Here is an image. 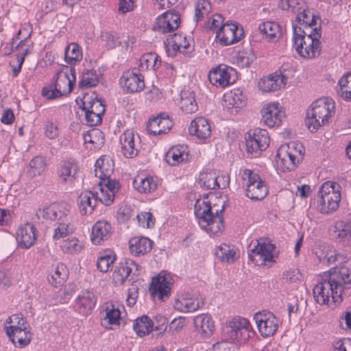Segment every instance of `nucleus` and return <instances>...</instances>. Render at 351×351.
Segmentation results:
<instances>
[{
	"label": "nucleus",
	"mask_w": 351,
	"mask_h": 351,
	"mask_svg": "<svg viewBox=\"0 0 351 351\" xmlns=\"http://www.w3.org/2000/svg\"><path fill=\"white\" fill-rule=\"evenodd\" d=\"M313 292L319 304H328L330 298L334 302H341L351 292V269L345 266L331 268L324 274Z\"/></svg>",
	"instance_id": "nucleus-1"
},
{
	"label": "nucleus",
	"mask_w": 351,
	"mask_h": 351,
	"mask_svg": "<svg viewBox=\"0 0 351 351\" xmlns=\"http://www.w3.org/2000/svg\"><path fill=\"white\" fill-rule=\"evenodd\" d=\"M293 47L298 53L304 58L313 59L320 56L322 44V27L313 28L308 32L302 27H297L293 23Z\"/></svg>",
	"instance_id": "nucleus-2"
},
{
	"label": "nucleus",
	"mask_w": 351,
	"mask_h": 351,
	"mask_svg": "<svg viewBox=\"0 0 351 351\" xmlns=\"http://www.w3.org/2000/svg\"><path fill=\"white\" fill-rule=\"evenodd\" d=\"M335 102L332 99L320 98L314 101L306 112V124L311 132L327 125L335 114Z\"/></svg>",
	"instance_id": "nucleus-3"
},
{
	"label": "nucleus",
	"mask_w": 351,
	"mask_h": 351,
	"mask_svg": "<svg viewBox=\"0 0 351 351\" xmlns=\"http://www.w3.org/2000/svg\"><path fill=\"white\" fill-rule=\"evenodd\" d=\"M51 84L42 89V95L47 99H54L70 93L75 84V70L66 66L58 71Z\"/></svg>",
	"instance_id": "nucleus-4"
},
{
	"label": "nucleus",
	"mask_w": 351,
	"mask_h": 351,
	"mask_svg": "<svg viewBox=\"0 0 351 351\" xmlns=\"http://www.w3.org/2000/svg\"><path fill=\"white\" fill-rule=\"evenodd\" d=\"M341 189L339 184L332 181H327L322 185L317 192V205L321 213L330 214L339 208L341 199Z\"/></svg>",
	"instance_id": "nucleus-5"
},
{
	"label": "nucleus",
	"mask_w": 351,
	"mask_h": 351,
	"mask_svg": "<svg viewBox=\"0 0 351 351\" xmlns=\"http://www.w3.org/2000/svg\"><path fill=\"white\" fill-rule=\"evenodd\" d=\"M304 153V147L301 143L291 141L282 145L277 152V165L283 171H292L302 161Z\"/></svg>",
	"instance_id": "nucleus-6"
},
{
	"label": "nucleus",
	"mask_w": 351,
	"mask_h": 351,
	"mask_svg": "<svg viewBox=\"0 0 351 351\" xmlns=\"http://www.w3.org/2000/svg\"><path fill=\"white\" fill-rule=\"evenodd\" d=\"M276 245L264 238H260L249 245L248 258L257 265H267V263H274V252Z\"/></svg>",
	"instance_id": "nucleus-7"
},
{
	"label": "nucleus",
	"mask_w": 351,
	"mask_h": 351,
	"mask_svg": "<svg viewBox=\"0 0 351 351\" xmlns=\"http://www.w3.org/2000/svg\"><path fill=\"white\" fill-rule=\"evenodd\" d=\"M194 213L198 219L200 228L208 234L214 236H219L221 234V232L212 231L213 227L215 224V219L210 210V202L207 200L206 196L196 200L194 206Z\"/></svg>",
	"instance_id": "nucleus-8"
},
{
	"label": "nucleus",
	"mask_w": 351,
	"mask_h": 351,
	"mask_svg": "<svg viewBox=\"0 0 351 351\" xmlns=\"http://www.w3.org/2000/svg\"><path fill=\"white\" fill-rule=\"evenodd\" d=\"M269 144V137L266 130L257 128L247 132L245 146L246 152L250 157L258 156L263 150L267 148Z\"/></svg>",
	"instance_id": "nucleus-9"
},
{
	"label": "nucleus",
	"mask_w": 351,
	"mask_h": 351,
	"mask_svg": "<svg viewBox=\"0 0 351 351\" xmlns=\"http://www.w3.org/2000/svg\"><path fill=\"white\" fill-rule=\"evenodd\" d=\"M243 179L246 181L245 195L252 200H261L268 193L265 182L261 179L258 174L250 169H245Z\"/></svg>",
	"instance_id": "nucleus-10"
},
{
	"label": "nucleus",
	"mask_w": 351,
	"mask_h": 351,
	"mask_svg": "<svg viewBox=\"0 0 351 351\" xmlns=\"http://www.w3.org/2000/svg\"><path fill=\"white\" fill-rule=\"evenodd\" d=\"M243 34L242 27L227 21L216 30V39L221 45L228 46L239 42Z\"/></svg>",
	"instance_id": "nucleus-11"
},
{
	"label": "nucleus",
	"mask_w": 351,
	"mask_h": 351,
	"mask_svg": "<svg viewBox=\"0 0 351 351\" xmlns=\"http://www.w3.org/2000/svg\"><path fill=\"white\" fill-rule=\"evenodd\" d=\"M254 319L263 337H271L277 332L278 320L272 313L265 311H260L255 313Z\"/></svg>",
	"instance_id": "nucleus-12"
},
{
	"label": "nucleus",
	"mask_w": 351,
	"mask_h": 351,
	"mask_svg": "<svg viewBox=\"0 0 351 351\" xmlns=\"http://www.w3.org/2000/svg\"><path fill=\"white\" fill-rule=\"evenodd\" d=\"M134 268L135 270L133 275L138 276L141 268L138 263L130 258H125L121 261L112 274L114 283L117 285H123L132 273Z\"/></svg>",
	"instance_id": "nucleus-13"
},
{
	"label": "nucleus",
	"mask_w": 351,
	"mask_h": 351,
	"mask_svg": "<svg viewBox=\"0 0 351 351\" xmlns=\"http://www.w3.org/2000/svg\"><path fill=\"white\" fill-rule=\"evenodd\" d=\"M261 121L269 128L278 127L281 125L285 114L280 107L278 103H271L261 109Z\"/></svg>",
	"instance_id": "nucleus-14"
},
{
	"label": "nucleus",
	"mask_w": 351,
	"mask_h": 351,
	"mask_svg": "<svg viewBox=\"0 0 351 351\" xmlns=\"http://www.w3.org/2000/svg\"><path fill=\"white\" fill-rule=\"evenodd\" d=\"M119 81L121 87L128 93L139 92L145 87L143 76L137 73L136 69L124 72Z\"/></svg>",
	"instance_id": "nucleus-15"
},
{
	"label": "nucleus",
	"mask_w": 351,
	"mask_h": 351,
	"mask_svg": "<svg viewBox=\"0 0 351 351\" xmlns=\"http://www.w3.org/2000/svg\"><path fill=\"white\" fill-rule=\"evenodd\" d=\"M287 66H288V64H284L281 66L279 75L276 73L261 79L258 84L259 89L263 92H272L284 86L288 79L287 76L283 73Z\"/></svg>",
	"instance_id": "nucleus-16"
},
{
	"label": "nucleus",
	"mask_w": 351,
	"mask_h": 351,
	"mask_svg": "<svg viewBox=\"0 0 351 351\" xmlns=\"http://www.w3.org/2000/svg\"><path fill=\"white\" fill-rule=\"evenodd\" d=\"M69 212V206L66 203H53L43 209H38L36 216L38 219L42 217L47 220L60 221L68 216Z\"/></svg>",
	"instance_id": "nucleus-17"
},
{
	"label": "nucleus",
	"mask_w": 351,
	"mask_h": 351,
	"mask_svg": "<svg viewBox=\"0 0 351 351\" xmlns=\"http://www.w3.org/2000/svg\"><path fill=\"white\" fill-rule=\"evenodd\" d=\"M235 71L225 64L213 69L208 73V79L216 86L226 87L231 84V75Z\"/></svg>",
	"instance_id": "nucleus-18"
},
{
	"label": "nucleus",
	"mask_w": 351,
	"mask_h": 351,
	"mask_svg": "<svg viewBox=\"0 0 351 351\" xmlns=\"http://www.w3.org/2000/svg\"><path fill=\"white\" fill-rule=\"evenodd\" d=\"M180 16L171 12H165L158 16L153 29L162 34H167L177 29L179 26Z\"/></svg>",
	"instance_id": "nucleus-19"
},
{
	"label": "nucleus",
	"mask_w": 351,
	"mask_h": 351,
	"mask_svg": "<svg viewBox=\"0 0 351 351\" xmlns=\"http://www.w3.org/2000/svg\"><path fill=\"white\" fill-rule=\"evenodd\" d=\"M173 126V122L165 112L150 119L147 125V132L154 136L165 134Z\"/></svg>",
	"instance_id": "nucleus-20"
},
{
	"label": "nucleus",
	"mask_w": 351,
	"mask_h": 351,
	"mask_svg": "<svg viewBox=\"0 0 351 351\" xmlns=\"http://www.w3.org/2000/svg\"><path fill=\"white\" fill-rule=\"evenodd\" d=\"M171 282L165 276L158 275L152 279L149 291L154 298L164 301L171 293Z\"/></svg>",
	"instance_id": "nucleus-21"
},
{
	"label": "nucleus",
	"mask_w": 351,
	"mask_h": 351,
	"mask_svg": "<svg viewBox=\"0 0 351 351\" xmlns=\"http://www.w3.org/2000/svg\"><path fill=\"white\" fill-rule=\"evenodd\" d=\"M16 239L21 248L28 249L34 245L37 239L36 228L34 225L26 223L21 226L17 231Z\"/></svg>",
	"instance_id": "nucleus-22"
},
{
	"label": "nucleus",
	"mask_w": 351,
	"mask_h": 351,
	"mask_svg": "<svg viewBox=\"0 0 351 351\" xmlns=\"http://www.w3.org/2000/svg\"><path fill=\"white\" fill-rule=\"evenodd\" d=\"M96 302L97 297L93 291L83 290L75 300V308L80 314L88 315L93 311Z\"/></svg>",
	"instance_id": "nucleus-23"
},
{
	"label": "nucleus",
	"mask_w": 351,
	"mask_h": 351,
	"mask_svg": "<svg viewBox=\"0 0 351 351\" xmlns=\"http://www.w3.org/2000/svg\"><path fill=\"white\" fill-rule=\"evenodd\" d=\"M78 167L75 162L69 160L62 161L57 167L56 174L60 183H72L76 178Z\"/></svg>",
	"instance_id": "nucleus-24"
},
{
	"label": "nucleus",
	"mask_w": 351,
	"mask_h": 351,
	"mask_svg": "<svg viewBox=\"0 0 351 351\" xmlns=\"http://www.w3.org/2000/svg\"><path fill=\"white\" fill-rule=\"evenodd\" d=\"M204 304V299L202 297L193 298L189 297L188 294H182L176 300L174 308L180 312L189 313L197 311Z\"/></svg>",
	"instance_id": "nucleus-25"
},
{
	"label": "nucleus",
	"mask_w": 351,
	"mask_h": 351,
	"mask_svg": "<svg viewBox=\"0 0 351 351\" xmlns=\"http://www.w3.org/2000/svg\"><path fill=\"white\" fill-rule=\"evenodd\" d=\"M295 21L300 25L299 27H302V29L309 32L313 28L321 25L322 20L318 15H315L308 9L306 5L305 8L298 14ZM295 25L298 27L297 25Z\"/></svg>",
	"instance_id": "nucleus-26"
},
{
	"label": "nucleus",
	"mask_w": 351,
	"mask_h": 351,
	"mask_svg": "<svg viewBox=\"0 0 351 351\" xmlns=\"http://www.w3.org/2000/svg\"><path fill=\"white\" fill-rule=\"evenodd\" d=\"M98 193L85 191L78 197V206L81 215H88L93 213L98 203Z\"/></svg>",
	"instance_id": "nucleus-27"
},
{
	"label": "nucleus",
	"mask_w": 351,
	"mask_h": 351,
	"mask_svg": "<svg viewBox=\"0 0 351 351\" xmlns=\"http://www.w3.org/2000/svg\"><path fill=\"white\" fill-rule=\"evenodd\" d=\"M121 152L127 158H133L138 153V143H136L134 134L132 131H126L120 136Z\"/></svg>",
	"instance_id": "nucleus-28"
},
{
	"label": "nucleus",
	"mask_w": 351,
	"mask_h": 351,
	"mask_svg": "<svg viewBox=\"0 0 351 351\" xmlns=\"http://www.w3.org/2000/svg\"><path fill=\"white\" fill-rule=\"evenodd\" d=\"M153 246V241L147 237H134L129 241V250L134 256H143L149 252Z\"/></svg>",
	"instance_id": "nucleus-29"
},
{
	"label": "nucleus",
	"mask_w": 351,
	"mask_h": 351,
	"mask_svg": "<svg viewBox=\"0 0 351 351\" xmlns=\"http://www.w3.org/2000/svg\"><path fill=\"white\" fill-rule=\"evenodd\" d=\"M189 133L195 135L199 139H206L211 133L210 125L207 119L204 117H197L191 123L189 128Z\"/></svg>",
	"instance_id": "nucleus-30"
},
{
	"label": "nucleus",
	"mask_w": 351,
	"mask_h": 351,
	"mask_svg": "<svg viewBox=\"0 0 351 351\" xmlns=\"http://www.w3.org/2000/svg\"><path fill=\"white\" fill-rule=\"evenodd\" d=\"M189 154L185 145L171 147L165 154V161L171 166H176L188 160Z\"/></svg>",
	"instance_id": "nucleus-31"
},
{
	"label": "nucleus",
	"mask_w": 351,
	"mask_h": 351,
	"mask_svg": "<svg viewBox=\"0 0 351 351\" xmlns=\"http://www.w3.org/2000/svg\"><path fill=\"white\" fill-rule=\"evenodd\" d=\"M112 233V227L106 221H98L92 228L91 241L99 244L101 241L107 240Z\"/></svg>",
	"instance_id": "nucleus-32"
},
{
	"label": "nucleus",
	"mask_w": 351,
	"mask_h": 351,
	"mask_svg": "<svg viewBox=\"0 0 351 351\" xmlns=\"http://www.w3.org/2000/svg\"><path fill=\"white\" fill-rule=\"evenodd\" d=\"M258 30L269 42L275 43L281 36L279 25L272 21H265L259 24Z\"/></svg>",
	"instance_id": "nucleus-33"
},
{
	"label": "nucleus",
	"mask_w": 351,
	"mask_h": 351,
	"mask_svg": "<svg viewBox=\"0 0 351 351\" xmlns=\"http://www.w3.org/2000/svg\"><path fill=\"white\" fill-rule=\"evenodd\" d=\"M5 330L10 339L16 344V342L21 347L27 346L31 341V333L27 328L19 330L15 326H5Z\"/></svg>",
	"instance_id": "nucleus-34"
},
{
	"label": "nucleus",
	"mask_w": 351,
	"mask_h": 351,
	"mask_svg": "<svg viewBox=\"0 0 351 351\" xmlns=\"http://www.w3.org/2000/svg\"><path fill=\"white\" fill-rule=\"evenodd\" d=\"M194 325L196 330L205 337H209L215 329L214 322L208 314L196 316L194 318Z\"/></svg>",
	"instance_id": "nucleus-35"
},
{
	"label": "nucleus",
	"mask_w": 351,
	"mask_h": 351,
	"mask_svg": "<svg viewBox=\"0 0 351 351\" xmlns=\"http://www.w3.org/2000/svg\"><path fill=\"white\" fill-rule=\"evenodd\" d=\"M210 210L215 217V224L212 231L222 232L224 230L223 212L225 210V201L219 199L217 203L210 202Z\"/></svg>",
	"instance_id": "nucleus-36"
},
{
	"label": "nucleus",
	"mask_w": 351,
	"mask_h": 351,
	"mask_svg": "<svg viewBox=\"0 0 351 351\" xmlns=\"http://www.w3.org/2000/svg\"><path fill=\"white\" fill-rule=\"evenodd\" d=\"M180 108L186 113H193L197 110V103L193 91L183 90L180 93Z\"/></svg>",
	"instance_id": "nucleus-37"
},
{
	"label": "nucleus",
	"mask_w": 351,
	"mask_h": 351,
	"mask_svg": "<svg viewBox=\"0 0 351 351\" xmlns=\"http://www.w3.org/2000/svg\"><path fill=\"white\" fill-rule=\"evenodd\" d=\"M168 43L171 45L174 51H179L186 54L191 51V45L186 36L180 34H174L168 39Z\"/></svg>",
	"instance_id": "nucleus-38"
},
{
	"label": "nucleus",
	"mask_w": 351,
	"mask_h": 351,
	"mask_svg": "<svg viewBox=\"0 0 351 351\" xmlns=\"http://www.w3.org/2000/svg\"><path fill=\"white\" fill-rule=\"evenodd\" d=\"M337 241L343 245L351 246V227L343 221L337 222L335 225Z\"/></svg>",
	"instance_id": "nucleus-39"
},
{
	"label": "nucleus",
	"mask_w": 351,
	"mask_h": 351,
	"mask_svg": "<svg viewBox=\"0 0 351 351\" xmlns=\"http://www.w3.org/2000/svg\"><path fill=\"white\" fill-rule=\"evenodd\" d=\"M215 255L221 261L226 263H233L238 258L237 250L225 243L217 247Z\"/></svg>",
	"instance_id": "nucleus-40"
},
{
	"label": "nucleus",
	"mask_w": 351,
	"mask_h": 351,
	"mask_svg": "<svg viewBox=\"0 0 351 351\" xmlns=\"http://www.w3.org/2000/svg\"><path fill=\"white\" fill-rule=\"evenodd\" d=\"M80 108L82 110H90L100 115H103L105 112V108L101 101L97 99L96 97L84 96L82 99V104Z\"/></svg>",
	"instance_id": "nucleus-41"
},
{
	"label": "nucleus",
	"mask_w": 351,
	"mask_h": 351,
	"mask_svg": "<svg viewBox=\"0 0 351 351\" xmlns=\"http://www.w3.org/2000/svg\"><path fill=\"white\" fill-rule=\"evenodd\" d=\"M133 329L138 336H145L152 332L153 322L147 316L143 315L135 320Z\"/></svg>",
	"instance_id": "nucleus-42"
},
{
	"label": "nucleus",
	"mask_w": 351,
	"mask_h": 351,
	"mask_svg": "<svg viewBox=\"0 0 351 351\" xmlns=\"http://www.w3.org/2000/svg\"><path fill=\"white\" fill-rule=\"evenodd\" d=\"M46 166L45 158L41 156H36L29 162L27 174L32 178L40 176L45 170Z\"/></svg>",
	"instance_id": "nucleus-43"
},
{
	"label": "nucleus",
	"mask_w": 351,
	"mask_h": 351,
	"mask_svg": "<svg viewBox=\"0 0 351 351\" xmlns=\"http://www.w3.org/2000/svg\"><path fill=\"white\" fill-rule=\"evenodd\" d=\"M113 168L104 157L98 158L95 165V175L101 180L110 178Z\"/></svg>",
	"instance_id": "nucleus-44"
},
{
	"label": "nucleus",
	"mask_w": 351,
	"mask_h": 351,
	"mask_svg": "<svg viewBox=\"0 0 351 351\" xmlns=\"http://www.w3.org/2000/svg\"><path fill=\"white\" fill-rule=\"evenodd\" d=\"M134 187L140 193H151L156 189V183L152 177L136 178L133 181Z\"/></svg>",
	"instance_id": "nucleus-45"
},
{
	"label": "nucleus",
	"mask_w": 351,
	"mask_h": 351,
	"mask_svg": "<svg viewBox=\"0 0 351 351\" xmlns=\"http://www.w3.org/2000/svg\"><path fill=\"white\" fill-rule=\"evenodd\" d=\"M115 260L116 256L113 252L105 251L97 258V269L101 272L106 273L112 267Z\"/></svg>",
	"instance_id": "nucleus-46"
},
{
	"label": "nucleus",
	"mask_w": 351,
	"mask_h": 351,
	"mask_svg": "<svg viewBox=\"0 0 351 351\" xmlns=\"http://www.w3.org/2000/svg\"><path fill=\"white\" fill-rule=\"evenodd\" d=\"M198 184L202 188L206 190L215 189L217 184L216 172L210 171L200 173Z\"/></svg>",
	"instance_id": "nucleus-47"
},
{
	"label": "nucleus",
	"mask_w": 351,
	"mask_h": 351,
	"mask_svg": "<svg viewBox=\"0 0 351 351\" xmlns=\"http://www.w3.org/2000/svg\"><path fill=\"white\" fill-rule=\"evenodd\" d=\"M225 101L234 108H240L245 105V98L240 90H234L230 93L225 95Z\"/></svg>",
	"instance_id": "nucleus-48"
},
{
	"label": "nucleus",
	"mask_w": 351,
	"mask_h": 351,
	"mask_svg": "<svg viewBox=\"0 0 351 351\" xmlns=\"http://www.w3.org/2000/svg\"><path fill=\"white\" fill-rule=\"evenodd\" d=\"M306 3L304 0H281L279 7L282 10L298 14L305 8Z\"/></svg>",
	"instance_id": "nucleus-49"
},
{
	"label": "nucleus",
	"mask_w": 351,
	"mask_h": 351,
	"mask_svg": "<svg viewBox=\"0 0 351 351\" xmlns=\"http://www.w3.org/2000/svg\"><path fill=\"white\" fill-rule=\"evenodd\" d=\"M81 58L82 53L77 44L73 43L66 47L64 52V60L66 63L73 64Z\"/></svg>",
	"instance_id": "nucleus-50"
},
{
	"label": "nucleus",
	"mask_w": 351,
	"mask_h": 351,
	"mask_svg": "<svg viewBox=\"0 0 351 351\" xmlns=\"http://www.w3.org/2000/svg\"><path fill=\"white\" fill-rule=\"evenodd\" d=\"M71 220L68 218V216L57 222V227L54 230L53 234L52 236L54 240H58L63 238L69 234L71 232L70 228Z\"/></svg>",
	"instance_id": "nucleus-51"
},
{
	"label": "nucleus",
	"mask_w": 351,
	"mask_h": 351,
	"mask_svg": "<svg viewBox=\"0 0 351 351\" xmlns=\"http://www.w3.org/2000/svg\"><path fill=\"white\" fill-rule=\"evenodd\" d=\"M341 96L346 101H351V73L343 75L338 82Z\"/></svg>",
	"instance_id": "nucleus-52"
},
{
	"label": "nucleus",
	"mask_w": 351,
	"mask_h": 351,
	"mask_svg": "<svg viewBox=\"0 0 351 351\" xmlns=\"http://www.w3.org/2000/svg\"><path fill=\"white\" fill-rule=\"evenodd\" d=\"M230 328L235 333V337H239V332H247L252 330V327L248 319L243 317H239L234 319L229 324Z\"/></svg>",
	"instance_id": "nucleus-53"
},
{
	"label": "nucleus",
	"mask_w": 351,
	"mask_h": 351,
	"mask_svg": "<svg viewBox=\"0 0 351 351\" xmlns=\"http://www.w3.org/2000/svg\"><path fill=\"white\" fill-rule=\"evenodd\" d=\"M256 56L252 48L239 51L237 56V64L243 67L247 68L256 60Z\"/></svg>",
	"instance_id": "nucleus-54"
},
{
	"label": "nucleus",
	"mask_w": 351,
	"mask_h": 351,
	"mask_svg": "<svg viewBox=\"0 0 351 351\" xmlns=\"http://www.w3.org/2000/svg\"><path fill=\"white\" fill-rule=\"evenodd\" d=\"M212 6L208 0H198L195 3V20L197 22L208 16L211 12Z\"/></svg>",
	"instance_id": "nucleus-55"
},
{
	"label": "nucleus",
	"mask_w": 351,
	"mask_h": 351,
	"mask_svg": "<svg viewBox=\"0 0 351 351\" xmlns=\"http://www.w3.org/2000/svg\"><path fill=\"white\" fill-rule=\"evenodd\" d=\"M60 247L64 253L74 254L81 251L82 245L77 239L73 237L63 241Z\"/></svg>",
	"instance_id": "nucleus-56"
},
{
	"label": "nucleus",
	"mask_w": 351,
	"mask_h": 351,
	"mask_svg": "<svg viewBox=\"0 0 351 351\" xmlns=\"http://www.w3.org/2000/svg\"><path fill=\"white\" fill-rule=\"evenodd\" d=\"M33 46L32 44L29 45L27 38L21 40L16 46L14 45V51H17V62L23 64L25 58L31 53Z\"/></svg>",
	"instance_id": "nucleus-57"
},
{
	"label": "nucleus",
	"mask_w": 351,
	"mask_h": 351,
	"mask_svg": "<svg viewBox=\"0 0 351 351\" xmlns=\"http://www.w3.org/2000/svg\"><path fill=\"white\" fill-rule=\"evenodd\" d=\"M99 82L97 75L95 72L87 71L84 73L79 82V87L82 89L95 86Z\"/></svg>",
	"instance_id": "nucleus-58"
},
{
	"label": "nucleus",
	"mask_w": 351,
	"mask_h": 351,
	"mask_svg": "<svg viewBox=\"0 0 351 351\" xmlns=\"http://www.w3.org/2000/svg\"><path fill=\"white\" fill-rule=\"evenodd\" d=\"M156 58H159V56L156 53H147L143 55L139 60V67L142 71L147 70L150 66L155 69Z\"/></svg>",
	"instance_id": "nucleus-59"
},
{
	"label": "nucleus",
	"mask_w": 351,
	"mask_h": 351,
	"mask_svg": "<svg viewBox=\"0 0 351 351\" xmlns=\"http://www.w3.org/2000/svg\"><path fill=\"white\" fill-rule=\"evenodd\" d=\"M67 274L68 270L66 265L63 263H58L51 278L55 281V285H61L67 278Z\"/></svg>",
	"instance_id": "nucleus-60"
},
{
	"label": "nucleus",
	"mask_w": 351,
	"mask_h": 351,
	"mask_svg": "<svg viewBox=\"0 0 351 351\" xmlns=\"http://www.w3.org/2000/svg\"><path fill=\"white\" fill-rule=\"evenodd\" d=\"M136 217L139 225L143 228H151L155 225V218L151 213L142 212Z\"/></svg>",
	"instance_id": "nucleus-61"
},
{
	"label": "nucleus",
	"mask_w": 351,
	"mask_h": 351,
	"mask_svg": "<svg viewBox=\"0 0 351 351\" xmlns=\"http://www.w3.org/2000/svg\"><path fill=\"white\" fill-rule=\"evenodd\" d=\"M6 324H10V326H15L19 330L27 329V321L21 314L11 315L6 320Z\"/></svg>",
	"instance_id": "nucleus-62"
},
{
	"label": "nucleus",
	"mask_w": 351,
	"mask_h": 351,
	"mask_svg": "<svg viewBox=\"0 0 351 351\" xmlns=\"http://www.w3.org/2000/svg\"><path fill=\"white\" fill-rule=\"evenodd\" d=\"M99 186L101 187L104 186L107 192L109 191L116 195L119 193L120 189V183L115 180L110 179V178L101 180Z\"/></svg>",
	"instance_id": "nucleus-63"
},
{
	"label": "nucleus",
	"mask_w": 351,
	"mask_h": 351,
	"mask_svg": "<svg viewBox=\"0 0 351 351\" xmlns=\"http://www.w3.org/2000/svg\"><path fill=\"white\" fill-rule=\"evenodd\" d=\"M332 248L330 246L326 243H323L319 245L315 249V254L316 256L319 258V260L322 262H325L327 259L328 256L331 254Z\"/></svg>",
	"instance_id": "nucleus-64"
}]
</instances>
